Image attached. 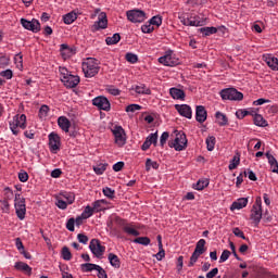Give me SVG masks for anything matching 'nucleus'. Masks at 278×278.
Returning <instances> with one entry per match:
<instances>
[{"instance_id": "f257e3e1", "label": "nucleus", "mask_w": 278, "mask_h": 278, "mask_svg": "<svg viewBox=\"0 0 278 278\" xmlns=\"http://www.w3.org/2000/svg\"><path fill=\"white\" fill-rule=\"evenodd\" d=\"M99 71H101V66H99V61L94 58H87L83 62V73L85 77H94L99 75Z\"/></svg>"}, {"instance_id": "f03ea898", "label": "nucleus", "mask_w": 278, "mask_h": 278, "mask_svg": "<svg viewBox=\"0 0 278 278\" xmlns=\"http://www.w3.org/2000/svg\"><path fill=\"white\" fill-rule=\"evenodd\" d=\"M9 127L13 136H18L21 129L27 128V116L25 114L15 115L11 122H9Z\"/></svg>"}, {"instance_id": "7ed1b4c3", "label": "nucleus", "mask_w": 278, "mask_h": 278, "mask_svg": "<svg viewBox=\"0 0 278 278\" xmlns=\"http://www.w3.org/2000/svg\"><path fill=\"white\" fill-rule=\"evenodd\" d=\"M219 94L223 101H242L244 99V94L236 88L223 89Z\"/></svg>"}, {"instance_id": "20e7f679", "label": "nucleus", "mask_w": 278, "mask_h": 278, "mask_svg": "<svg viewBox=\"0 0 278 278\" xmlns=\"http://www.w3.org/2000/svg\"><path fill=\"white\" fill-rule=\"evenodd\" d=\"M14 207L17 218L21 220H25V215L27 214V206L25 205V198L21 197L20 193L15 194Z\"/></svg>"}, {"instance_id": "39448f33", "label": "nucleus", "mask_w": 278, "mask_h": 278, "mask_svg": "<svg viewBox=\"0 0 278 278\" xmlns=\"http://www.w3.org/2000/svg\"><path fill=\"white\" fill-rule=\"evenodd\" d=\"M168 146L175 151H184L188 147V138L184 132H177L174 140L169 141Z\"/></svg>"}, {"instance_id": "423d86ee", "label": "nucleus", "mask_w": 278, "mask_h": 278, "mask_svg": "<svg viewBox=\"0 0 278 278\" xmlns=\"http://www.w3.org/2000/svg\"><path fill=\"white\" fill-rule=\"evenodd\" d=\"M251 220H253L255 227L260 225L262 222V198L258 197L255 200V203L253 204L251 208V215H250Z\"/></svg>"}, {"instance_id": "0eeeda50", "label": "nucleus", "mask_w": 278, "mask_h": 278, "mask_svg": "<svg viewBox=\"0 0 278 278\" xmlns=\"http://www.w3.org/2000/svg\"><path fill=\"white\" fill-rule=\"evenodd\" d=\"M117 225L122 227L124 233H127V236H140V231L136 230V227H134V223H128L126 219L118 218Z\"/></svg>"}, {"instance_id": "6e6552de", "label": "nucleus", "mask_w": 278, "mask_h": 278, "mask_svg": "<svg viewBox=\"0 0 278 278\" xmlns=\"http://www.w3.org/2000/svg\"><path fill=\"white\" fill-rule=\"evenodd\" d=\"M126 16L130 23H144L147 14L141 10H130L126 12Z\"/></svg>"}, {"instance_id": "1a4fd4ad", "label": "nucleus", "mask_w": 278, "mask_h": 278, "mask_svg": "<svg viewBox=\"0 0 278 278\" xmlns=\"http://www.w3.org/2000/svg\"><path fill=\"white\" fill-rule=\"evenodd\" d=\"M89 249L91 253L98 258L103 257V253H105V247L101 244L99 239H92L89 243Z\"/></svg>"}, {"instance_id": "9d476101", "label": "nucleus", "mask_w": 278, "mask_h": 278, "mask_svg": "<svg viewBox=\"0 0 278 278\" xmlns=\"http://www.w3.org/2000/svg\"><path fill=\"white\" fill-rule=\"evenodd\" d=\"M112 134L115 138V144H117V147H125L127 138H125V129H123V126H115L112 129Z\"/></svg>"}, {"instance_id": "9b49d317", "label": "nucleus", "mask_w": 278, "mask_h": 278, "mask_svg": "<svg viewBox=\"0 0 278 278\" xmlns=\"http://www.w3.org/2000/svg\"><path fill=\"white\" fill-rule=\"evenodd\" d=\"M92 105H94L96 108L103 110L104 112H110V110L112 109L111 104H110V100H108V98L103 97V96H99L97 98H94L92 100Z\"/></svg>"}, {"instance_id": "f8f14e48", "label": "nucleus", "mask_w": 278, "mask_h": 278, "mask_svg": "<svg viewBox=\"0 0 278 278\" xmlns=\"http://www.w3.org/2000/svg\"><path fill=\"white\" fill-rule=\"evenodd\" d=\"M21 24L24 29H28V31H33L34 34H38L40 30V22L38 20L33 18L31 21H27L22 18Z\"/></svg>"}, {"instance_id": "ddd939ff", "label": "nucleus", "mask_w": 278, "mask_h": 278, "mask_svg": "<svg viewBox=\"0 0 278 278\" xmlns=\"http://www.w3.org/2000/svg\"><path fill=\"white\" fill-rule=\"evenodd\" d=\"M159 62L163 66H177L179 64V61L173 58V51H167L165 55L159 58Z\"/></svg>"}, {"instance_id": "4468645a", "label": "nucleus", "mask_w": 278, "mask_h": 278, "mask_svg": "<svg viewBox=\"0 0 278 278\" xmlns=\"http://www.w3.org/2000/svg\"><path fill=\"white\" fill-rule=\"evenodd\" d=\"M49 147L51 153H58V151H60L61 140L59 134L51 132L49 135Z\"/></svg>"}, {"instance_id": "2eb2a0df", "label": "nucleus", "mask_w": 278, "mask_h": 278, "mask_svg": "<svg viewBox=\"0 0 278 278\" xmlns=\"http://www.w3.org/2000/svg\"><path fill=\"white\" fill-rule=\"evenodd\" d=\"M92 29H94V31H99V29H108V14L105 12H101L98 15V21L92 25Z\"/></svg>"}, {"instance_id": "dca6fc26", "label": "nucleus", "mask_w": 278, "mask_h": 278, "mask_svg": "<svg viewBox=\"0 0 278 278\" xmlns=\"http://www.w3.org/2000/svg\"><path fill=\"white\" fill-rule=\"evenodd\" d=\"M61 81L64 84L66 88H77L79 86V76H75L70 74V76H65L61 78Z\"/></svg>"}, {"instance_id": "f3484780", "label": "nucleus", "mask_w": 278, "mask_h": 278, "mask_svg": "<svg viewBox=\"0 0 278 278\" xmlns=\"http://www.w3.org/2000/svg\"><path fill=\"white\" fill-rule=\"evenodd\" d=\"M175 110L185 118H192V108L188 104H175Z\"/></svg>"}, {"instance_id": "a211bd4d", "label": "nucleus", "mask_w": 278, "mask_h": 278, "mask_svg": "<svg viewBox=\"0 0 278 278\" xmlns=\"http://www.w3.org/2000/svg\"><path fill=\"white\" fill-rule=\"evenodd\" d=\"M181 23L187 25V27H202V25H205V21L199 16L184 18Z\"/></svg>"}, {"instance_id": "6ab92c4d", "label": "nucleus", "mask_w": 278, "mask_h": 278, "mask_svg": "<svg viewBox=\"0 0 278 278\" xmlns=\"http://www.w3.org/2000/svg\"><path fill=\"white\" fill-rule=\"evenodd\" d=\"M195 121L198 123H205L207 121V110H205V106L198 105L195 108Z\"/></svg>"}, {"instance_id": "aec40b11", "label": "nucleus", "mask_w": 278, "mask_h": 278, "mask_svg": "<svg viewBox=\"0 0 278 278\" xmlns=\"http://www.w3.org/2000/svg\"><path fill=\"white\" fill-rule=\"evenodd\" d=\"M60 52L63 60H68V58H73V55H75V50L66 43L60 46Z\"/></svg>"}, {"instance_id": "412c9836", "label": "nucleus", "mask_w": 278, "mask_h": 278, "mask_svg": "<svg viewBox=\"0 0 278 278\" xmlns=\"http://www.w3.org/2000/svg\"><path fill=\"white\" fill-rule=\"evenodd\" d=\"M169 94L172 98L176 100L184 101L186 99V92L179 88H175V87L170 88Z\"/></svg>"}, {"instance_id": "4be33fe9", "label": "nucleus", "mask_w": 278, "mask_h": 278, "mask_svg": "<svg viewBox=\"0 0 278 278\" xmlns=\"http://www.w3.org/2000/svg\"><path fill=\"white\" fill-rule=\"evenodd\" d=\"M215 118H216V123H217V125H219V127H226V125H229V119L227 118V115H225L220 111H217L215 113Z\"/></svg>"}, {"instance_id": "5701e85b", "label": "nucleus", "mask_w": 278, "mask_h": 278, "mask_svg": "<svg viewBox=\"0 0 278 278\" xmlns=\"http://www.w3.org/2000/svg\"><path fill=\"white\" fill-rule=\"evenodd\" d=\"M58 125L62 129V131L68 134L71 129V121H68L65 116H61L58 118Z\"/></svg>"}, {"instance_id": "b1692460", "label": "nucleus", "mask_w": 278, "mask_h": 278, "mask_svg": "<svg viewBox=\"0 0 278 278\" xmlns=\"http://www.w3.org/2000/svg\"><path fill=\"white\" fill-rule=\"evenodd\" d=\"M245 205H249V199L240 198L231 204L230 210H242Z\"/></svg>"}, {"instance_id": "393cba45", "label": "nucleus", "mask_w": 278, "mask_h": 278, "mask_svg": "<svg viewBox=\"0 0 278 278\" xmlns=\"http://www.w3.org/2000/svg\"><path fill=\"white\" fill-rule=\"evenodd\" d=\"M156 240H157V242H159V249H160V251H159V253L155 254V257H156L157 262H162V260H164V257H166V252L164 251V247H163V244H162V236L159 235V236L156 237Z\"/></svg>"}, {"instance_id": "a878e982", "label": "nucleus", "mask_w": 278, "mask_h": 278, "mask_svg": "<svg viewBox=\"0 0 278 278\" xmlns=\"http://www.w3.org/2000/svg\"><path fill=\"white\" fill-rule=\"evenodd\" d=\"M265 155H266V157L268 160V164H269V166L271 168V172L273 173H277V175H278V162H277V159H275L274 155L270 154L269 152H266Z\"/></svg>"}, {"instance_id": "bb28decb", "label": "nucleus", "mask_w": 278, "mask_h": 278, "mask_svg": "<svg viewBox=\"0 0 278 278\" xmlns=\"http://www.w3.org/2000/svg\"><path fill=\"white\" fill-rule=\"evenodd\" d=\"M265 62L271 71H278V59L273 55L265 56Z\"/></svg>"}, {"instance_id": "cd10ccee", "label": "nucleus", "mask_w": 278, "mask_h": 278, "mask_svg": "<svg viewBox=\"0 0 278 278\" xmlns=\"http://www.w3.org/2000/svg\"><path fill=\"white\" fill-rule=\"evenodd\" d=\"M108 260L113 268H121V258L114 253H110Z\"/></svg>"}, {"instance_id": "c85d7f7f", "label": "nucleus", "mask_w": 278, "mask_h": 278, "mask_svg": "<svg viewBox=\"0 0 278 278\" xmlns=\"http://www.w3.org/2000/svg\"><path fill=\"white\" fill-rule=\"evenodd\" d=\"M103 205H108V201L106 200H97L92 203V207H93V212L99 213V212H103V210H105V207H103Z\"/></svg>"}, {"instance_id": "c756f323", "label": "nucleus", "mask_w": 278, "mask_h": 278, "mask_svg": "<svg viewBox=\"0 0 278 278\" xmlns=\"http://www.w3.org/2000/svg\"><path fill=\"white\" fill-rule=\"evenodd\" d=\"M253 121L256 127H268V122L260 114H255Z\"/></svg>"}, {"instance_id": "7c9ffc66", "label": "nucleus", "mask_w": 278, "mask_h": 278, "mask_svg": "<svg viewBox=\"0 0 278 278\" xmlns=\"http://www.w3.org/2000/svg\"><path fill=\"white\" fill-rule=\"evenodd\" d=\"M135 92L137 94H151V89L144 84L135 86Z\"/></svg>"}, {"instance_id": "2f4dec72", "label": "nucleus", "mask_w": 278, "mask_h": 278, "mask_svg": "<svg viewBox=\"0 0 278 278\" xmlns=\"http://www.w3.org/2000/svg\"><path fill=\"white\" fill-rule=\"evenodd\" d=\"M63 21L65 25H72V23H75L77 21V13L70 12L63 16Z\"/></svg>"}, {"instance_id": "473e14b6", "label": "nucleus", "mask_w": 278, "mask_h": 278, "mask_svg": "<svg viewBox=\"0 0 278 278\" xmlns=\"http://www.w3.org/2000/svg\"><path fill=\"white\" fill-rule=\"evenodd\" d=\"M217 33H218V28H216L214 26L200 28V34H202L205 37L212 36Z\"/></svg>"}, {"instance_id": "72a5a7b5", "label": "nucleus", "mask_w": 278, "mask_h": 278, "mask_svg": "<svg viewBox=\"0 0 278 278\" xmlns=\"http://www.w3.org/2000/svg\"><path fill=\"white\" fill-rule=\"evenodd\" d=\"M106 45H118L121 42V34L115 33L112 37H106L105 39Z\"/></svg>"}, {"instance_id": "f704fd0d", "label": "nucleus", "mask_w": 278, "mask_h": 278, "mask_svg": "<svg viewBox=\"0 0 278 278\" xmlns=\"http://www.w3.org/2000/svg\"><path fill=\"white\" fill-rule=\"evenodd\" d=\"M100 266L92 263H85L81 265V270L84 273H92V270H98Z\"/></svg>"}, {"instance_id": "c9c22d12", "label": "nucleus", "mask_w": 278, "mask_h": 278, "mask_svg": "<svg viewBox=\"0 0 278 278\" xmlns=\"http://www.w3.org/2000/svg\"><path fill=\"white\" fill-rule=\"evenodd\" d=\"M15 268L16 270H22L23 273H31V267L24 262L15 263Z\"/></svg>"}, {"instance_id": "e433bc0d", "label": "nucleus", "mask_w": 278, "mask_h": 278, "mask_svg": "<svg viewBox=\"0 0 278 278\" xmlns=\"http://www.w3.org/2000/svg\"><path fill=\"white\" fill-rule=\"evenodd\" d=\"M195 253H200L203 255V253H205V239H200L197 244H195V249H194Z\"/></svg>"}, {"instance_id": "4c0bfd02", "label": "nucleus", "mask_w": 278, "mask_h": 278, "mask_svg": "<svg viewBox=\"0 0 278 278\" xmlns=\"http://www.w3.org/2000/svg\"><path fill=\"white\" fill-rule=\"evenodd\" d=\"M135 244H142V247H149L151 239L149 237H138L134 239Z\"/></svg>"}, {"instance_id": "58836bf2", "label": "nucleus", "mask_w": 278, "mask_h": 278, "mask_svg": "<svg viewBox=\"0 0 278 278\" xmlns=\"http://www.w3.org/2000/svg\"><path fill=\"white\" fill-rule=\"evenodd\" d=\"M210 186V180L204 179V180H198V182L193 186L194 190H205Z\"/></svg>"}, {"instance_id": "ea45409f", "label": "nucleus", "mask_w": 278, "mask_h": 278, "mask_svg": "<svg viewBox=\"0 0 278 278\" xmlns=\"http://www.w3.org/2000/svg\"><path fill=\"white\" fill-rule=\"evenodd\" d=\"M93 214H94V208L90 205H87L85 207V210L83 211L81 216L86 220V219L90 218L91 216H93Z\"/></svg>"}, {"instance_id": "a19ab883", "label": "nucleus", "mask_w": 278, "mask_h": 278, "mask_svg": "<svg viewBox=\"0 0 278 278\" xmlns=\"http://www.w3.org/2000/svg\"><path fill=\"white\" fill-rule=\"evenodd\" d=\"M151 168H154V170H157L160 168V164L155 161H152L151 159H147L146 170H151Z\"/></svg>"}, {"instance_id": "79ce46f5", "label": "nucleus", "mask_w": 278, "mask_h": 278, "mask_svg": "<svg viewBox=\"0 0 278 278\" xmlns=\"http://www.w3.org/2000/svg\"><path fill=\"white\" fill-rule=\"evenodd\" d=\"M205 142H206L207 151H212L214 147H216V137L214 136L207 137Z\"/></svg>"}, {"instance_id": "37998d69", "label": "nucleus", "mask_w": 278, "mask_h": 278, "mask_svg": "<svg viewBox=\"0 0 278 278\" xmlns=\"http://www.w3.org/2000/svg\"><path fill=\"white\" fill-rule=\"evenodd\" d=\"M240 166V156H233V159L230 161V164L228 166L229 170H236Z\"/></svg>"}, {"instance_id": "c03bdc74", "label": "nucleus", "mask_w": 278, "mask_h": 278, "mask_svg": "<svg viewBox=\"0 0 278 278\" xmlns=\"http://www.w3.org/2000/svg\"><path fill=\"white\" fill-rule=\"evenodd\" d=\"M201 253L199 252H194L192 253L191 257H190V261H189V268H192V266H194L195 262H199V257H201Z\"/></svg>"}, {"instance_id": "a18cd8bd", "label": "nucleus", "mask_w": 278, "mask_h": 278, "mask_svg": "<svg viewBox=\"0 0 278 278\" xmlns=\"http://www.w3.org/2000/svg\"><path fill=\"white\" fill-rule=\"evenodd\" d=\"M49 105H41V108L39 109V118H47V116H49Z\"/></svg>"}, {"instance_id": "49530a36", "label": "nucleus", "mask_w": 278, "mask_h": 278, "mask_svg": "<svg viewBox=\"0 0 278 278\" xmlns=\"http://www.w3.org/2000/svg\"><path fill=\"white\" fill-rule=\"evenodd\" d=\"M62 257L66 262H71V260L73 258V254H71V250H68V248L64 247L62 249Z\"/></svg>"}, {"instance_id": "de8ad7c7", "label": "nucleus", "mask_w": 278, "mask_h": 278, "mask_svg": "<svg viewBox=\"0 0 278 278\" xmlns=\"http://www.w3.org/2000/svg\"><path fill=\"white\" fill-rule=\"evenodd\" d=\"M14 62L16 64V68L23 71V54L18 53L14 56Z\"/></svg>"}, {"instance_id": "09e8293b", "label": "nucleus", "mask_w": 278, "mask_h": 278, "mask_svg": "<svg viewBox=\"0 0 278 278\" xmlns=\"http://www.w3.org/2000/svg\"><path fill=\"white\" fill-rule=\"evenodd\" d=\"M146 140L151 144H154V147H157V132L150 134Z\"/></svg>"}, {"instance_id": "8fccbe9b", "label": "nucleus", "mask_w": 278, "mask_h": 278, "mask_svg": "<svg viewBox=\"0 0 278 278\" xmlns=\"http://www.w3.org/2000/svg\"><path fill=\"white\" fill-rule=\"evenodd\" d=\"M102 192L104 197H108V199H114L115 191L112 188L105 187L103 188Z\"/></svg>"}, {"instance_id": "3c124183", "label": "nucleus", "mask_w": 278, "mask_h": 278, "mask_svg": "<svg viewBox=\"0 0 278 278\" xmlns=\"http://www.w3.org/2000/svg\"><path fill=\"white\" fill-rule=\"evenodd\" d=\"M155 28L153 27V25L151 24V22H149V24H144L141 26V31L143 34H151Z\"/></svg>"}, {"instance_id": "603ef678", "label": "nucleus", "mask_w": 278, "mask_h": 278, "mask_svg": "<svg viewBox=\"0 0 278 278\" xmlns=\"http://www.w3.org/2000/svg\"><path fill=\"white\" fill-rule=\"evenodd\" d=\"M230 255H231V252L229 250H224L219 257V264L227 262Z\"/></svg>"}, {"instance_id": "864d4df0", "label": "nucleus", "mask_w": 278, "mask_h": 278, "mask_svg": "<svg viewBox=\"0 0 278 278\" xmlns=\"http://www.w3.org/2000/svg\"><path fill=\"white\" fill-rule=\"evenodd\" d=\"M126 61L129 62L130 64H136V62H138V55L128 52L126 53Z\"/></svg>"}, {"instance_id": "5fc2aeb1", "label": "nucleus", "mask_w": 278, "mask_h": 278, "mask_svg": "<svg viewBox=\"0 0 278 278\" xmlns=\"http://www.w3.org/2000/svg\"><path fill=\"white\" fill-rule=\"evenodd\" d=\"M0 77H4V79H12L14 77V72L12 70H5L0 72Z\"/></svg>"}, {"instance_id": "6e6d98bb", "label": "nucleus", "mask_w": 278, "mask_h": 278, "mask_svg": "<svg viewBox=\"0 0 278 278\" xmlns=\"http://www.w3.org/2000/svg\"><path fill=\"white\" fill-rule=\"evenodd\" d=\"M0 207L2 212L8 214V212H10V202H8V200H0Z\"/></svg>"}, {"instance_id": "4d7b16f0", "label": "nucleus", "mask_w": 278, "mask_h": 278, "mask_svg": "<svg viewBox=\"0 0 278 278\" xmlns=\"http://www.w3.org/2000/svg\"><path fill=\"white\" fill-rule=\"evenodd\" d=\"M18 179H20V181H22V184H25L26 181L29 180V174H27V172H25V170H21L18 173Z\"/></svg>"}, {"instance_id": "13d9d810", "label": "nucleus", "mask_w": 278, "mask_h": 278, "mask_svg": "<svg viewBox=\"0 0 278 278\" xmlns=\"http://www.w3.org/2000/svg\"><path fill=\"white\" fill-rule=\"evenodd\" d=\"M150 25H155L156 27H160V25H162V17L156 15L153 16L150 21H149Z\"/></svg>"}, {"instance_id": "bf43d9fd", "label": "nucleus", "mask_w": 278, "mask_h": 278, "mask_svg": "<svg viewBox=\"0 0 278 278\" xmlns=\"http://www.w3.org/2000/svg\"><path fill=\"white\" fill-rule=\"evenodd\" d=\"M140 110H142V106L139 105V104H130V105L126 106V112H132L134 113V112H138Z\"/></svg>"}, {"instance_id": "052dcab7", "label": "nucleus", "mask_w": 278, "mask_h": 278, "mask_svg": "<svg viewBox=\"0 0 278 278\" xmlns=\"http://www.w3.org/2000/svg\"><path fill=\"white\" fill-rule=\"evenodd\" d=\"M204 0H188L187 4L190 5V8H199V5H203Z\"/></svg>"}, {"instance_id": "680f3d73", "label": "nucleus", "mask_w": 278, "mask_h": 278, "mask_svg": "<svg viewBox=\"0 0 278 278\" xmlns=\"http://www.w3.org/2000/svg\"><path fill=\"white\" fill-rule=\"evenodd\" d=\"M232 233H235V236L237 238H241L242 240H247V237L244 236V232L241 231V229L238 228V227L232 229Z\"/></svg>"}, {"instance_id": "e2e57ef3", "label": "nucleus", "mask_w": 278, "mask_h": 278, "mask_svg": "<svg viewBox=\"0 0 278 278\" xmlns=\"http://www.w3.org/2000/svg\"><path fill=\"white\" fill-rule=\"evenodd\" d=\"M169 134L168 131H164L162 135H161V138H160V144L161 147H164V144H166V141L168 140L169 138Z\"/></svg>"}, {"instance_id": "0e129e2a", "label": "nucleus", "mask_w": 278, "mask_h": 278, "mask_svg": "<svg viewBox=\"0 0 278 278\" xmlns=\"http://www.w3.org/2000/svg\"><path fill=\"white\" fill-rule=\"evenodd\" d=\"M66 229L68 231H75V218H70L66 223Z\"/></svg>"}, {"instance_id": "69168bd1", "label": "nucleus", "mask_w": 278, "mask_h": 278, "mask_svg": "<svg viewBox=\"0 0 278 278\" xmlns=\"http://www.w3.org/2000/svg\"><path fill=\"white\" fill-rule=\"evenodd\" d=\"M105 169H106L105 165H98L93 167L96 175H103L105 173Z\"/></svg>"}, {"instance_id": "338daca9", "label": "nucleus", "mask_w": 278, "mask_h": 278, "mask_svg": "<svg viewBox=\"0 0 278 278\" xmlns=\"http://www.w3.org/2000/svg\"><path fill=\"white\" fill-rule=\"evenodd\" d=\"M56 207H59V210H66L68 207V204L66 203V201L64 200H56L55 203Z\"/></svg>"}, {"instance_id": "774afa93", "label": "nucleus", "mask_w": 278, "mask_h": 278, "mask_svg": "<svg viewBox=\"0 0 278 278\" xmlns=\"http://www.w3.org/2000/svg\"><path fill=\"white\" fill-rule=\"evenodd\" d=\"M97 271L98 278H108V273L105 271V269H103V267H98Z\"/></svg>"}]
</instances>
